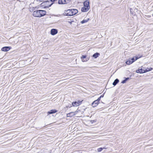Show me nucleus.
<instances>
[{"instance_id": "obj_1", "label": "nucleus", "mask_w": 153, "mask_h": 153, "mask_svg": "<svg viewBox=\"0 0 153 153\" xmlns=\"http://www.w3.org/2000/svg\"><path fill=\"white\" fill-rule=\"evenodd\" d=\"M78 12L76 9H71L65 10L63 13V15L68 16H71L76 14Z\"/></svg>"}, {"instance_id": "obj_2", "label": "nucleus", "mask_w": 153, "mask_h": 153, "mask_svg": "<svg viewBox=\"0 0 153 153\" xmlns=\"http://www.w3.org/2000/svg\"><path fill=\"white\" fill-rule=\"evenodd\" d=\"M46 11L44 10L34 11L33 12V15L35 17H41L46 15Z\"/></svg>"}, {"instance_id": "obj_3", "label": "nucleus", "mask_w": 153, "mask_h": 153, "mask_svg": "<svg viewBox=\"0 0 153 153\" xmlns=\"http://www.w3.org/2000/svg\"><path fill=\"white\" fill-rule=\"evenodd\" d=\"M53 3H51L49 1L47 0L42 2L41 5L42 6H44V8H48L50 7Z\"/></svg>"}, {"instance_id": "obj_4", "label": "nucleus", "mask_w": 153, "mask_h": 153, "mask_svg": "<svg viewBox=\"0 0 153 153\" xmlns=\"http://www.w3.org/2000/svg\"><path fill=\"white\" fill-rule=\"evenodd\" d=\"M70 1V0H59L58 3L60 4H65L69 3Z\"/></svg>"}, {"instance_id": "obj_5", "label": "nucleus", "mask_w": 153, "mask_h": 153, "mask_svg": "<svg viewBox=\"0 0 153 153\" xmlns=\"http://www.w3.org/2000/svg\"><path fill=\"white\" fill-rule=\"evenodd\" d=\"M11 48L10 47L6 46L2 48L1 49V50L3 51H9Z\"/></svg>"}, {"instance_id": "obj_6", "label": "nucleus", "mask_w": 153, "mask_h": 153, "mask_svg": "<svg viewBox=\"0 0 153 153\" xmlns=\"http://www.w3.org/2000/svg\"><path fill=\"white\" fill-rule=\"evenodd\" d=\"M58 33V30L56 29H52L51 30V33L52 35L56 34Z\"/></svg>"}, {"instance_id": "obj_7", "label": "nucleus", "mask_w": 153, "mask_h": 153, "mask_svg": "<svg viewBox=\"0 0 153 153\" xmlns=\"http://www.w3.org/2000/svg\"><path fill=\"white\" fill-rule=\"evenodd\" d=\"M84 6L87 7V8H90L89 2L88 1H85L83 4Z\"/></svg>"}, {"instance_id": "obj_8", "label": "nucleus", "mask_w": 153, "mask_h": 153, "mask_svg": "<svg viewBox=\"0 0 153 153\" xmlns=\"http://www.w3.org/2000/svg\"><path fill=\"white\" fill-rule=\"evenodd\" d=\"M99 103V102L96 100L92 102L91 105L93 107H95L98 105Z\"/></svg>"}, {"instance_id": "obj_9", "label": "nucleus", "mask_w": 153, "mask_h": 153, "mask_svg": "<svg viewBox=\"0 0 153 153\" xmlns=\"http://www.w3.org/2000/svg\"><path fill=\"white\" fill-rule=\"evenodd\" d=\"M57 111L56 109H51L47 112L48 115L53 114L56 112Z\"/></svg>"}, {"instance_id": "obj_10", "label": "nucleus", "mask_w": 153, "mask_h": 153, "mask_svg": "<svg viewBox=\"0 0 153 153\" xmlns=\"http://www.w3.org/2000/svg\"><path fill=\"white\" fill-rule=\"evenodd\" d=\"M89 9L90 8L83 6L81 9V11L83 12H87Z\"/></svg>"}, {"instance_id": "obj_11", "label": "nucleus", "mask_w": 153, "mask_h": 153, "mask_svg": "<svg viewBox=\"0 0 153 153\" xmlns=\"http://www.w3.org/2000/svg\"><path fill=\"white\" fill-rule=\"evenodd\" d=\"M138 59V58L137 56L134 57L130 59L131 62L133 63L136 60H137Z\"/></svg>"}, {"instance_id": "obj_12", "label": "nucleus", "mask_w": 153, "mask_h": 153, "mask_svg": "<svg viewBox=\"0 0 153 153\" xmlns=\"http://www.w3.org/2000/svg\"><path fill=\"white\" fill-rule=\"evenodd\" d=\"M119 82V80L118 79H115L113 83V85L114 86L116 85Z\"/></svg>"}, {"instance_id": "obj_13", "label": "nucleus", "mask_w": 153, "mask_h": 153, "mask_svg": "<svg viewBox=\"0 0 153 153\" xmlns=\"http://www.w3.org/2000/svg\"><path fill=\"white\" fill-rule=\"evenodd\" d=\"M100 55V54L99 53H96L93 55V56L94 58H96L99 56Z\"/></svg>"}, {"instance_id": "obj_14", "label": "nucleus", "mask_w": 153, "mask_h": 153, "mask_svg": "<svg viewBox=\"0 0 153 153\" xmlns=\"http://www.w3.org/2000/svg\"><path fill=\"white\" fill-rule=\"evenodd\" d=\"M129 79V77L125 78V79L123 80L122 82L121 83H124L126 82V81Z\"/></svg>"}, {"instance_id": "obj_15", "label": "nucleus", "mask_w": 153, "mask_h": 153, "mask_svg": "<svg viewBox=\"0 0 153 153\" xmlns=\"http://www.w3.org/2000/svg\"><path fill=\"white\" fill-rule=\"evenodd\" d=\"M74 114L73 112H71L67 114V116L68 117H71L74 116Z\"/></svg>"}, {"instance_id": "obj_16", "label": "nucleus", "mask_w": 153, "mask_h": 153, "mask_svg": "<svg viewBox=\"0 0 153 153\" xmlns=\"http://www.w3.org/2000/svg\"><path fill=\"white\" fill-rule=\"evenodd\" d=\"M72 105L74 106H78V103L77 102H73L72 103Z\"/></svg>"}, {"instance_id": "obj_17", "label": "nucleus", "mask_w": 153, "mask_h": 153, "mask_svg": "<svg viewBox=\"0 0 153 153\" xmlns=\"http://www.w3.org/2000/svg\"><path fill=\"white\" fill-rule=\"evenodd\" d=\"M132 63H133L131 62V60H130V59H129V60H128L126 61V64L128 65H129L132 64Z\"/></svg>"}, {"instance_id": "obj_18", "label": "nucleus", "mask_w": 153, "mask_h": 153, "mask_svg": "<svg viewBox=\"0 0 153 153\" xmlns=\"http://www.w3.org/2000/svg\"><path fill=\"white\" fill-rule=\"evenodd\" d=\"M86 55H82L81 58L82 59V62H85V61L84 60V59L86 58Z\"/></svg>"}, {"instance_id": "obj_19", "label": "nucleus", "mask_w": 153, "mask_h": 153, "mask_svg": "<svg viewBox=\"0 0 153 153\" xmlns=\"http://www.w3.org/2000/svg\"><path fill=\"white\" fill-rule=\"evenodd\" d=\"M89 20V19H88L86 20L83 19V20H82L81 22V23L82 24H83V23H85L87 22Z\"/></svg>"}, {"instance_id": "obj_20", "label": "nucleus", "mask_w": 153, "mask_h": 153, "mask_svg": "<svg viewBox=\"0 0 153 153\" xmlns=\"http://www.w3.org/2000/svg\"><path fill=\"white\" fill-rule=\"evenodd\" d=\"M140 69H141L140 71H141V74L143 73H146V72H147V70L143 69H142V68H141Z\"/></svg>"}, {"instance_id": "obj_21", "label": "nucleus", "mask_w": 153, "mask_h": 153, "mask_svg": "<svg viewBox=\"0 0 153 153\" xmlns=\"http://www.w3.org/2000/svg\"><path fill=\"white\" fill-rule=\"evenodd\" d=\"M105 149L104 148H100L97 149V151L98 152H101L102 151V150L103 149Z\"/></svg>"}, {"instance_id": "obj_22", "label": "nucleus", "mask_w": 153, "mask_h": 153, "mask_svg": "<svg viewBox=\"0 0 153 153\" xmlns=\"http://www.w3.org/2000/svg\"><path fill=\"white\" fill-rule=\"evenodd\" d=\"M72 107V106L71 105V104H68V105H67L64 108L65 109H67V108H70L71 107Z\"/></svg>"}, {"instance_id": "obj_23", "label": "nucleus", "mask_w": 153, "mask_h": 153, "mask_svg": "<svg viewBox=\"0 0 153 153\" xmlns=\"http://www.w3.org/2000/svg\"><path fill=\"white\" fill-rule=\"evenodd\" d=\"M97 121V120H90V122L91 124H93L94 123H96Z\"/></svg>"}, {"instance_id": "obj_24", "label": "nucleus", "mask_w": 153, "mask_h": 153, "mask_svg": "<svg viewBox=\"0 0 153 153\" xmlns=\"http://www.w3.org/2000/svg\"><path fill=\"white\" fill-rule=\"evenodd\" d=\"M36 7H33L32 8H30V11H33L35 10V9L36 8Z\"/></svg>"}, {"instance_id": "obj_25", "label": "nucleus", "mask_w": 153, "mask_h": 153, "mask_svg": "<svg viewBox=\"0 0 153 153\" xmlns=\"http://www.w3.org/2000/svg\"><path fill=\"white\" fill-rule=\"evenodd\" d=\"M141 69H138V70H137L136 71V72L137 73H140V74H141Z\"/></svg>"}, {"instance_id": "obj_26", "label": "nucleus", "mask_w": 153, "mask_h": 153, "mask_svg": "<svg viewBox=\"0 0 153 153\" xmlns=\"http://www.w3.org/2000/svg\"><path fill=\"white\" fill-rule=\"evenodd\" d=\"M82 101H81L80 100H78L77 101V103H78V105H80Z\"/></svg>"}, {"instance_id": "obj_27", "label": "nucleus", "mask_w": 153, "mask_h": 153, "mask_svg": "<svg viewBox=\"0 0 153 153\" xmlns=\"http://www.w3.org/2000/svg\"><path fill=\"white\" fill-rule=\"evenodd\" d=\"M149 70H147V72L152 70L153 69L152 68L150 67L149 68Z\"/></svg>"}, {"instance_id": "obj_28", "label": "nucleus", "mask_w": 153, "mask_h": 153, "mask_svg": "<svg viewBox=\"0 0 153 153\" xmlns=\"http://www.w3.org/2000/svg\"><path fill=\"white\" fill-rule=\"evenodd\" d=\"M57 0H50V2L51 3H53V2H54V1H57Z\"/></svg>"}, {"instance_id": "obj_29", "label": "nucleus", "mask_w": 153, "mask_h": 153, "mask_svg": "<svg viewBox=\"0 0 153 153\" xmlns=\"http://www.w3.org/2000/svg\"><path fill=\"white\" fill-rule=\"evenodd\" d=\"M101 98L100 97H99L97 100H97L99 102L100 101V99H101Z\"/></svg>"}, {"instance_id": "obj_30", "label": "nucleus", "mask_w": 153, "mask_h": 153, "mask_svg": "<svg viewBox=\"0 0 153 153\" xmlns=\"http://www.w3.org/2000/svg\"><path fill=\"white\" fill-rule=\"evenodd\" d=\"M104 94H102V95L101 96H100V97L101 98L102 97H104Z\"/></svg>"}, {"instance_id": "obj_31", "label": "nucleus", "mask_w": 153, "mask_h": 153, "mask_svg": "<svg viewBox=\"0 0 153 153\" xmlns=\"http://www.w3.org/2000/svg\"><path fill=\"white\" fill-rule=\"evenodd\" d=\"M146 70H149V68H147V69H146Z\"/></svg>"}, {"instance_id": "obj_32", "label": "nucleus", "mask_w": 153, "mask_h": 153, "mask_svg": "<svg viewBox=\"0 0 153 153\" xmlns=\"http://www.w3.org/2000/svg\"><path fill=\"white\" fill-rule=\"evenodd\" d=\"M131 9H130V11H131Z\"/></svg>"}, {"instance_id": "obj_33", "label": "nucleus", "mask_w": 153, "mask_h": 153, "mask_svg": "<svg viewBox=\"0 0 153 153\" xmlns=\"http://www.w3.org/2000/svg\"><path fill=\"white\" fill-rule=\"evenodd\" d=\"M152 16H153V14H152Z\"/></svg>"}]
</instances>
